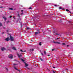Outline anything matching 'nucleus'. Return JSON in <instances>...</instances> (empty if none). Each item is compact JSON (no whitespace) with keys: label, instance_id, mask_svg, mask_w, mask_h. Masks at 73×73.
I'll list each match as a JSON object with an SVG mask.
<instances>
[{"label":"nucleus","instance_id":"f257e3e1","mask_svg":"<svg viewBox=\"0 0 73 73\" xmlns=\"http://www.w3.org/2000/svg\"><path fill=\"white\" fill-rule=\"evenodd\" d=\"M9 57L11 58H13V56L12 54H10L9 55Z\"/></svg>","mask_w":73,"mask_h":73},{"label":"nucleus","instance_id":"f03ea898","mask_svg":"<svg viewBox=\"0 0 73 73\" xmlns=\"http://www.w3.org/2000/svg\"><path fill=\"white\" fill-rule=\"evenodd\" d=\"M38 32L35 33V35H37L38 33H40V31H39V29H38L37 30Z\"/></svg>","mask_w":73,"mask_h":73},{"label":"nucleus","instance_id":"7ed1b4c3","mask_svg":"<svg viewBox=\"0 0 73 73\" xmlns=\"http://www.w3.org/2000/svg\"><path fill=\"white\" fill-rule=\"evenodd\" d=\"M10 37L11 41H13V37H12L11 35H10Z\"/></svg>","mask_w":73,"mask_h":73},{"label":"nucleus","instance_id":"20e7f679","mask_svg":"<svg viewBox=\"0 0 73 73\" xmlns=\"http://www.w3.org/2000/svg\"><path fill=\"white\" fill-rule=\"evenodd\" d=\"M10 40V39L9 38V37H7L5 39V40L6 41H9V40Z\"/></svg>","mask_w":73,"mask_h":73},{"label":"nucleus","instance_id":"39448f33","mask_svg":"<svg viewBox=\"0 0 73 73\" xmlns=\"http://www.w3.org/2000/svg\"><path fill=\"white\" fill-rule=\"evenodd\" d=\"M1 50H2V51H3V50H7V49H6V48L3 47V48H1Z\"/></svg>","mask_w":73,"mask_h":73},{"label":"nucleus","instance_id":"423d86ee","mask_svg":"<svg viewBox=\"0 0 73 73\" xmlns=\"http://www.w3.org/2000/svg\"><path fill=\"white\" fill-rule=\"evenodd\" d=\"M17 55L19 58H20V57H21V54L20 55L19 54H18Z\"/></svg>","mask_w":73,"mask_h":73},{"label":"nucleus","instance_id":"0eeeda50","mask_svg":"<svg viewBox=\"0 0 73 73\" xmlns=\"http://www.w3.org/2000/svg\"><path fill=\"white\" fill-rule=\"evenodd\" d=\"M17 17H18L19 18H20V15L19 14V13H18L17 15Z\"/></svg>","mask_w":73,"mask_h":73},{"label":"nucleus","instance_id":"6e6552de","mask_svg":"<svg viewBox=\"0 0 73 73\" xmlns=\"http://www.w3.org/2000/svg\"><path fill=\"white\" fill-rule=\"evenodd\" d=\"M12 49H13V50H16V48H15V47H14L12 48Z\"/></svg>","mask_w":73,"mask_h":73},{"label":"nucleus","instance_id":"1a4fd4ad","mask_svg":"<svg viewBox=\"0 0 73 73\" xmlns=\"http://www.w3.org/2000/svg\"><path fill=\"white\" fill-rule=\"evenodd\" d=\"M25 67H27V66H28V65L27 64L25 63Z\"/></svg>","mask_w":73,"mask_h":73},{"label":"nucleus","instance_id":"9d476101","mask_svg":"<svg viewBox=\"0 0 73 73\" xmlns=\"http://www.w3.org/2000/svg\"><path fill=\"white\" fill-rule=\"evenodd\" d=\"M14 69H16V70H18V69H17V68H16V67L14 66Z\"/></svg>","mask_w":73,"mask_h":73},{"label":"nucleus","instance_id":"9b49d317","mask_svg":"<svg viewBox=\"0 0 73 73\" xmlns=\"http://www.w3.org/2000/svg\"><path fill=\"white\" fill-rule=\"evenodd\" d=\"M56 44H60V42H56Z\"/></svg>","mask_w":73,"mask_h":73},{"label":"nucleus","instance_id":"f8f14e48","mask_svg":"<svg viewBox=\"0 0 73 73\" xmlns=\"http://www.w3.org/2000/svg\"><path fill=\"white\" fill-rule=\"evenodd\" d=\"M33 50H34V49H30V51H33Z\"/></svg>","mask_w":73,"mask_h":73},{"label":"nucleus","instance_id":"ddd939ff","mask_svg":"<svg viewBox=\"0 0 73 73\" xmlns=\"http://www.w3.org/2000/svg\"><path fill=\"white\" fill-rule=\"evenodd\" d=\"M21 52H25V51H23V50H21Z\"/></svg>","mask_w":73,"mask_h":73},{"label":"nucleus","instance_id":"4468645a","mask_svg":"<svg viewBox=\"0 0 73 73\" xmlns=\"http://www.w3.org/2000/svg\"><path fill=\"white\" fill-rule=\"evenodd\" d=\"M21 61H23V62H24V61H25L24 60H23V59H21Z\"/></svg>","mask_w":73,"mask_h":73},{"label":"nucleus","instance_id":"2eb2a0df","mask_svg":"<svg viewBox=\"0 0 73 73\" xmlns=\"http://www.w3.org/2000/svg\"><path fill=\"white\" fill-rule=\"evenodd\" d=\"M10 10H13V8H10L9 9Z\"/></svg>","mask_w":73,"mask_h":73},{"label":"nucleus","instance_id":"dca6fc26","mask_svg":"<svg viewBox=\"0 0 73 73\" xmlns=\"http://www.w3.org/2000/svg\"><path fill=\"white\" fill-rule=\"evenodd\" d=\"M55 44H56L57 42H55V41H54L53 42Z\"/></svg>","mask_w":73,"mask_h":73},{"label":"nucleus","instance_id":"f3484780","mask_svg":"<svg viewBox=\"0 0 73 73\" xmlns=\"http://www.w3.org/2000/svg\"><path fill=\"white\" fill-rule=\"evenodd\" d=\"M39 45H41V42H40L39 43Z\"/></svg>","mask_w":73,"mask_h":73},{"label":"nucleus","instance_id":"a211bd4d","mask_svg":"<svg viewBox=\"0 0 73 73\" xmlns=\"http://www.w3.org/2000/svg\"><path fill=\"white\" fill-rule=\"evenodd\" d=\"M44 54H46V52L45 51H44Z\"/></svg>","mask_w":73,"mask_h":73},{"label":"nucleus","instance_id":"6ab92c4d","mask_svg":"<svg viewBox=\"0 0 73 73\" xmlns=\"http://www.w3.org/2000/svg\"><path fill=\"white\" fill-rule=\"evenodd\" d=\"M62 45H65V44L64 43H62Z\"/></svg>","mask_w":73,"mask_h":73},{"label":"nucleus","instance_id":"aec40b11","mask_svg":"<svg viewBox=\"0 0 73 73\" xmlns=\"http://www.w3.org/2000/svg\"><path fill=\"white\" fill-rule=\"evenodd\" d=\"M66 11H67V12H68V11H69V10H68V9H66Z\"/></svg>","mask_w":73,"mask_h":73},{"label":"nucleus","instance_id":"412c9836","mask_svg":"<svg viewBox=\"0 0 73 73\" xmlns=\"http://www.w3.org/2000/svg\"><path fill=\"white\" fill-rule=\"evenodd\" d=\"M2 24L1 23H0V26H2Z\"/></svg>","mask_w":73,"mask_h":73},{"label":"nucleus","instance_id":"4be33fe9","mask_svg":"<svg viewBox=\"0 0 73 73\" xmlns=\"http://www.w3.org/2000/svg\"><path fill=\"white\" fill-rule=\"evenodd\" d=\"M3 18H4V19H5V20H6V19L7 18H6V17H3Z\"/></svg>","mask_w":73,"mask_h":73},{"label":"nucleus","instance_id":"5701e85b","mask_svg":"<svg viewBox=\"0 0 73 73\" xmlns=\"http://www.w3.org/2000/svg\"><path fill=\"white\" fill-rule=\"evenodd\" d=\"M55 31H53V34H54V33H55Z\"/></svg>","mask_w":73,"mask_h":73},{"label":"nucleus","instance_id":"b1692460","mask_svg":"<svg viewBox=\"0 0 73 73\" xmlns=\"http://www.w3.org/2000/svg\"><path fill=\"white\" fill-rule=\"evenodd\" d=\"M40 60H41V61H43V60L42 59L40 58Z\"/></svg>","mask_w":73,"mask_h":73},{"label":"nucleus","instance_id":"393cba45","mask_svg":"<svg viewBox=\"0 0 73 73\" xmlns=\"http://www.w3.org/2000/svg\"><path fill=\"white\" fill-rule=\"evenodd\" d=\"M62 9V8L61 7H60L59 9Z\"/></svg>","mask_w":73,"mask_h":73},{"label":"nucleus","instance_id":"a878e982","mask_svg":"<svg viewBox=\"0 0 73 73\" xmlns=\"http://www.w3.org/2000/svg\"><path fill=\"white\" fill-rule=\"evenodd\" d=\"M52 72L53 73H55V71H53Z\"/></svg>","mask_w":73,"mask_h":73},{"label":"nucleus","instance_id":"bb28decb","mask_svg":"<svg viewBox=\"0 0 73 73\" xmlns=\"http://www.w3.org/2000/svg\"><path fill=\"white\" fill-rule=\"evenodd\" d=\"M13 18H14V19H15V17H13Z\"/></svg>","mask_w":73,"mask_h":73},{"label":"nucleus","instance_id":"cd10ccee","mask_svg":"<svg viewBox=\"0 0 73 73\" xmlns=\"http://www.w3.org/2000/svg\"><path fill=\"white\" fill-rule=\"evenodd\" d=\"M41 54L42 56H44V54L43 53H41Z\"/></svg>","mask_w":73,"mask_h":73},{"label":"nucleus","instance_id":"c85d7f7f","mask_svg":"<svg viewBox=\"0 0 73 73\" xmlns=\"http://www.w3.org/2000/svg\"><path fill=\"white\" fill-rule=\"evenodd\" d=\"M13 65H16V64H13Z\"/></svg>","mask_w":73,"mask_h":73},{"label":"nucleus","instance_id":"c756f323","mask_svg":"<svg viewBox=\"0 0 73 73\" xmlns=\"http://www.w3.org/2000/svg\"><path fill=\"white\" fill-rule=\"evenodd\" d=\"M10 18H11L12 17V16H10Z\"/></svg>","mask_w":73,"mask_h":73},{"label":"nucleus","instance_id":"7c9ffc66","mask_svg":"<svg viewBox=\"0 0 73 73\" xmlns=\"http://www.w3.org/2000/svg\"><path fill=\"white\" fill-rule=\"evenodd\" d=\"M52 51H53V50H54V49H52Z\"/></svg>","mask_w":73,"mask_h":73},{"label":"nucleus","instance_id":"2f4dec72","mask_svg":"<svg viewBox=\"0 0 73 73\" xmlns=\"http://www.w3.org/2000/svg\"><path fill=\"white\" fill-rule=\"evenodd\" d=\"M29 9H32V8H31V7H30L29 8Z\"/></svg>","mask_w":73,"mask_h":73},{"label":"nucleus","instance_id":"473e14b6","mask_svg":"<svg viewBox=\"0 0 73 73\" xmlns=\"http://www.w3.org/2000/svg\"><path fill=\"white\" fill-rule=\"evenodd\" d=\"M21 11L22 12H23V10H21Z\"/></svg>","mask_w":73,"mask_h":73},{"label":"nucleus","instance_id":"72a5a7b5","mask_svg":"<svg viewBox=\"0 0 73 73\" xmlns=\"http://www.w3.org/2000/svg\"><path fill=\"white\" fill-rule=\"evenodd\" d=\"M27 29H29V28L28 27L27 28Z\"/></svg>","mask_w":73,"mask_h":73},{"label":"nucleus","instance_id":"f704fd0d","mask_svg":"<svg viewBox=\"0 0 73 73\" xmlns=\"http://www.w3.org/2000/svg\"><path fill=\"white\" fill-rule=\"evenodd\" d=\"M54 6H55V7H56L57 6V5H54Z\"/></svg>","mask_w":73,"mask_h":73},{"label":"nucleus","instance_id":"c9c22d12","mask_svg":"<svg viewBox=\"0 0 73 73\" xmlns=\"http://www.w3.org/2000/svg\"><path fill=\"white\" fill-rule=\"evenodd\" d=\"M23 13H21V15H23Z\"/></svg>","mask_w":73,"mask_h":73},{"label":"nucleus","instance_id":"e433bc0d","mask_svg":"<svg viewBox=\"0 0 73 73\" xmlns=\"http://www.w3.org/2000/svg\"><path fill=\"white\" fill-rule=\"evenodd\" d=\"M19 19H17V21H19Z\"/></svg>","mask_w":73,"mask_h":73},{"label":"nucleus","instance_id":"4c0bfd02","mask_svg":"<svg viewBox=\"0 0 73 73\" xmlns=\"http://www.w3.org/2000/svg\"><path fill=\"white\" fill-rule=\"evenodd\" d=\"M48 56H50V55H48Z\"/></svg>","mask_w":73,"mask_h":73},{"label":"nucleus","instance_id":"58836bf2","mask_svg":"<svg viewBox=\"0 0 73 73\" xmlns=\"http://www.w3.org/2000/svg\"><path fill=\"white\" fill-rule=\"evenodd\" d=\"M53 68H55V67H53Z\"/></svg>","mask_w":73,"mask_h":73},{"label":"nucleus","instance_id":"ea45409f","mask_svg":"<svg viewBox=\"0 0 73 73\" xmlns=\"http://www.w3.org/2000/svg\"><path fill=\"white\" fill-rule=\"evenodd\" d=\"M56 35H58V34H56Z\"/></svg>","mask_w":73,"mask_h":73},{"label":"nucleus","instance_id":"a19ab883","mask_svg":"<svg viewBox=\"0 0 73 73\" xmlns=\"http://www.w3.org/2000/svg\"><path fill=\"white\" fill-rule=\"evenodd\" d=\"M57 39H59L58 38H57Z\"/></svg>","mask_w":73,"mask_h":73},{"label":"nucleus","instance_id":"79ce46f5","mask_svg":"<svg viewBox=\"0 0 73 73\" xmlns=\"http://www.w3.org/2000/svg\"><path fill=\"white\" fill-rule=\"evenodd\" d=\"M67 46H69V45H68Z\"/></svg>","mask_w":73,"mask_h":73},{"label":"nucleus","instance_id":"37998d69","mask_svg":"<svg viewBox=\"0 0 73 73\" xmlns=\"http://www.w3.org/2000/svg\"><path fill=\"white\" fill-rule=\"evenodd\" d=\"M0 8H2V7H0Z\"/></svg>","mask_w":73,"mask_h":73},{"label":"nucleus","instance_id":"c03bdc74","mask_svg":"<svg viewBox=\"0 0 73 73\" xmlns=\"http://www.w3.org/2000/svg\"><path fill=\"white\" fill-rule=\"evenodd\" d=\"M20 20H21V19H20Z\"/></svg>","mask_w":73,"mask_h":73},{"label":"nucleus","instance_id":"a18cd8bd","mask_svg":"<svg viewBox=\"0 0 73 73\" xmlns=\"http://www.w3.org/2000/svg\"><path fill=\"white\" fill-rule=\"evenodd\" d=\"M7 70H8V69H7Z\"/></svg>","mask_w":73,"mask_h":73},{"label":"nucleus","instance_id":"49530a36","mask_svg":"<svg viewBox=\"0 0 73 73\" xmlns=\"http://www.w3.org/2000/svg\"><path fill=\"white\" fill-rule=\"evenodd\" d=\"M3 1V0H2Z\"/></svg>","mask_w":73,"mask_h":73},{"label":"nucleus","instance_id":"de8ad7c7","mask_svg":"<svg viewBox=\"0 0 73 73\" xmlns=\"http://www.w3.org/2000/svg\"><path fill=\"white\" fill-rule=\"evenodd\" d=\"M56 40H57V39H56Z\"/></svg>","mask_w":73,"mask_h":73}]
</instances>
